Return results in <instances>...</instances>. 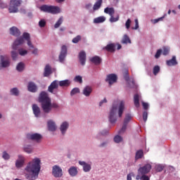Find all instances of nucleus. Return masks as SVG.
Segmentation results:
<instances>
[{
	"label": "nucleus",
	"mask_w": 180,
	"mask_h": 180,
	"mask_svg": "<svg viewBox=\"0 0 180 180\" xmlns=\"http://www.w3.org/2000/svg\"><path fill=\"white\" fill-rule=\"evenodd\" d=\"M27 89L30 92H37V86L34 82H30L28 83Z\"/></svg>",
	"instance_id": "nucleus-20"
},
{
	"label": "nucleus",
	"mask_w": 180,
	"mask_h": 180,
	"mask_svg": "<svg viewBox=\"0 0 180 180\" xmlns=\"http://www.w3.org/2000/svg\"><path fill=\"white\" fill-rule=\"evenodd\" d=\"M22 2L19 0H11L10 7L8 8L10 13H16L18 12V7L20 6Z\"/></svg>",
	"instance_id": "nucleus-5"
},
{
	"label": "nucleus",
	"mask_w": 180,
	"mask_h": 180,
	"mask_svg": "<svg viewBox=\"0 0 180 180\" xmlns=\"http://www.w3.org/2000/svg\"><path fill=\"white\" fill-rule=\"evenodd\" d=\"M32 110L35 117H39V116H40V107L37 105V104L32 105Z\"/></svg>",
	"instance_id": "nucleus-21"
},
{
	"label": "nucleus",
	"mask_w": 180,
	"mask_h": 180,
	"mask_svg": "<svg viewBox=\"0 0 180 180\" xmlns=\"http://www.w3.org/2000/svg\"><path fill=\"white\" fill-rule=\"evenodd\" d=\"M62 23H63V17H60L54 25L55 29H58V27H60Z\"/></svg>",
	"instance_id": "nucleus-42"
},
{
	"label": "nucleus",
	"mask_w": 180,
	"mask_h": 180,
	"mask_svg": "<svg viewBox=\"0 0 180 180\" xmlns=\"http://www.w3.org/2000/svg\"><path fill=\"white\" fill-rule=\"evenodd\" d=\"M136 180H150V177L146 174H137L136 176Z\"/></svg>",
	"instance_id": "nucleus-35"
},
{
	"label": "nucleus",
	"mask_w": 180,
	"mask_h": 180,
	"mask_svg": "<svg viewBox=\"0 0 180 180\" xmlns=\"http://www.w3.org/2000/svg\"><path fill=\"white\" fill-rule=\"evenodd\" d=\"M32 54H34L35 56H37V54H39V50L37 49H34L32 51Z\"/></svg>",
	"instance_id": "nucleus-64"
},
{
	"label": "nucleus",
	"mask_w": 180,
	"mask_h": 180,
	"mask_svg": "<svg viewBox=\"0 0 180 180\" xmlns=\"http://www.w3.org/2000/svg\"><path fill=\"white\" fill-rule=\"evenodd\" d=\"M79 94V89L78 88H74L71 91H70V95L71 96H74V95Z\"/></svg>",
	"instance_id": "nucleus-46"
},
{
	"label": "nucleus",
	"mask_w": 180,
	"mask_h": 180,
	"mask_svg": "<svg viewBox=\"0 0 180 180\" xmlns=\"http://www.w3.org/2000/svg\"><path fill=\"white\" fill-rule=\"evenodd\" d=\"M75 82H79V84H82V77L81 76H76L75 77Z\"/></svg>",
	"instance_id": "nucleus-49"
},
{
	"label": "nucleus",
	"mask_w": 180,
	"mask_h": 180,
	"mask_svg": "<svg viewBox=\"0 0 180 180\" xmlns=\"http://www.w3.org/2000/svg\"><path fill=\"white\" fill-rule=\"evenodd\" d=\"M0 60V67H2V68H7V67H9V65H11V61L9 60V59H5V56H1Z\"/></svg>",
	"instance_id": "nucleus-12"
},
{
	"label": "nucleus",
	"mask_w": 180,
	"mask_h": 180,
	"mask_svg": "<svg viewBox=\"0 0 180 180\" xmlns=\"http://www.w3.org/2000/svg\"><path fill=\"white\" fill-rule=\"evenodd\" d=\"M48 129L49 131H56V130L57 129L56 122H53V120H49L48 122Z\"/></svg>",
	"instance_id": "nucleus-24"
},
{
	"label": "nucleus",
	"mask_w": 180,
	"mask_h": 180,
	"mask_svg": "<svg viewBox=\"0 0 180 180\" xmlns=\"http://www.w3.org/2000/svg\"><path fill=\"white\" fill-rule=\"evenodd\" d=\"M0 8H1L2 9L8 8V5L5 3H3L2 1L0 0Z\"/></svg>",
	"instance_id": "nucleus-61"
},
{
	"label": "nucleus",
	"mask_w": 180,
	"mask_h": 180,
	"mask_svg": "<svg viewBox=\"0 0 180 180\" xmlns=\"http://www.w3.org/2000/svg\"><path fill=\"white\" fill-rule=\"evenodd\" d=\"M10 34L15 36V37H19L20 36V31L16 27H12L10 28Z\"/></svg>",
	"instance_id": "nucleus-19"
},
{
	"label": "nucleus",
	"mask_w": 180,
	"mask_h": 180,
	"mask_svg": "<svg viewBox=\"0 0 180 180\" xmlns=\"http://www.w3.org/2000/svg\"><path fill=\"white\" fill-rule=\"evenodd\" d=\"M27 41V46H29L30 49H34V46L32 44V41H30V39H28Z\"/></svg>",
	"instance_id": "nucleus-62"
},
{
	"label": "nucleus",
	"mask_w": 180,
	"mask_h": 180,
	"mask_svg": "<svg viewBox=\"0 0 180 180\" xmlns=\"http://www.w3.org/2000/svg\"><path fill=\"white\" fill-rule=\"evenodd\" d=\"M79 60L80 61V64H82V65L85 64L86 61V53H85V51H82L79 53Z\"/></svg>",
	"instance_id": "nucleus-17"
},
{
	"label": "nucleus",
	"mask_w": 180,
	"mask_h": 180,
	"mask_svg": "<svg viewBox=\"0 0 180 180\" xmlns=\"http://www.w3.org/2000/svg\"><path fill=\"white\" fill-rule=\"evenodd\" d=\"M39 9L42 12H46L47 13H52L53 15H56V14L60 13V12H61L60 7L54 6L42 5L39 8Z\"/></svg>",
	"instance_id": "nucleus-4"
},
{
	"label": "nucleus",
	"mask_w": 180,
	"mask_h": 180,
	"mask_svg": "<svg viewBox=\"0 0 180 180\" xmlns=\"http://www.w3.org/2000/svg\"><path fill=\"white\" fill-rule=\"evenodd\" d=\"M58 80H54L51 83L49 86L48 87V91L51 94H53L54 92V89H58Z\"/></svg>",
	"instance_id": "nucleus-14"
},
{
	"label": "nucleus",
	"mask_w": 180,
	"mask_h": 180,
	"mask_svg": "<svg viewBox=\"0 0 180 180\" xmlns=\"http://www.w3.org/2000/svg\"><path fill=\"white\" fill-rule=\"evenodd\" d=\"M117 112H118L119 117L123 116V112H124V101H120L117 106L115 105H112L108 116L109 122L110 123H116L117 120V117H116Z\"/></svg>",
	"instance_id": "nucleus-2"
},
{
	"label": "nucleus",
	"mask_w": 180,
	"mask_h": 180,
	"mask_svg": "<svg viewBox=\"0 0 180 180\" xmlns=\"http://www.w3.org/2000/svg\"><path fill=\"white\" fill-rule=\"evenodd\" d=\"M105 81L109 85H113L117 81V76L115 74H110L107 76Z\"/></svg>",
	"instance_id": "nucleus-10"
},
{
	"label": "nucleus",
	"mask_w": 180,
	"mask_h": 180,
	"mask_svg": "<svg viewBox=\"0 0 180 180\" xmlns=\"http://www.w3.org/2000/svg\"><path fill=\"white\" fill-rule=\"evenodd\" d=\"M142 105L145 110H147V109H148V103L143 102Z\"/></svg>",
	"instance_id": "nucleus-63"
},
{
	"label": "nucleus",
	"mask_w": 180,
	"mask_h": 180,
	"mask_svg": "<svg viewBox=\"0 0 180 180\" xmlns=\"http://www.w3.org/2000/svg\"><path fill=\"white\" fill-rule=\"evenodd\" d=\"M103 50H106L108 53H115L116 51V45L115 44H109L103 48Z\"/></svg>",
	"instance_id": "nucleus-18"
},
{
	"label": "nucleus",
	"mask_w": 180,
	"mask_h": 180,
	"mask_svg": "<svg viewBox=\"0 0 180 180\" xmlns=\"http://www.w3.org/2000/svg\"><path fill=\"white\" fill-rule=\"evenodd\" d=\"M90 61L91 63H93V64H95V65H99V64H101L102 63V58H101V57L96 56L92 57L90 59Z\"/></svg>",
	"instance_id": "nucleus-23"
},
{
	"label": "nucleus",
	"mask_w": 180,
	"mask_h": 180,
	"mask_svg": "<svg viewBox=\"0 0 180 180\" xmlns=\"http://www.w3.org/2000/svg\"><path fill=\"white\" fill-rule=\"evenodd\" d=\"M169 53V49L167 47H163L162 54L163 56H167Z\"/></svg>",
	"instance_id": "nucleus-52"
},
{
	"label": "nucleus",
	"mask_w": 180,
	"mask_h": 180,
	"mask_svg": "<svg viewBox=\"0 0 180 180\" xmlns=\"http://www.w3.org/2000/svg\"><path fill=\"white\" fill-rule=\"evenodd\" d=\"M27 139H28V140H32L39 143V141L41 140L42 136L40 134H27Z\"/></svg>",
	"instance_id": "nucleus-9"
},
{
	"label": "nucleus",
	"mask_w": 180,
	"mask_h": 180,
	"mask_svg": "<svg viewBox=\"0 0 180 180\" xmlns=\"http://www.w3.org/2000/svg\"><path fill=\"white\" fill-rule=\"evenodd\" d=\"M18 51L20 56H26V54H27V51L26 50H23L22 49H20Z\"/></svg>",
	"instance_id": "nucleus-50"
},
{
	"label": "nucleus",
	"mask_w": 180,
	"mask_h": 180,
	"mask_svg": "<svg viewBox=\"0 0 180 180\" xmlns=\"http://www.w3.org/2000/svg\"><path fill=\"white\" fill-rule=\"evenodd\" d=\"M58 84L60 86H70L71 82H70L68 79L62 80L58 82Z\"/></svg>",
	"instance_id": "nucleus-30"
},
{
	"label": "nucleus",
	"mask_w": 180,
	"mask_h": 180,
	"mask_svg": "<svg viewBox=\"0 0 180 180\" xmlns=\"http://www.w3.org/2000/svg\"><path fill=\"white\" fill-rule=\"evenodd\" d=\"M51 98L49 97V94L46 91H41L39 96V102L41 103V109L44 111L45 109H48Z\"/></svg>",
	"instance_id": "nucleus-3"
},
{
	"label": "nucleus",
	"mask_w": 180,
	"mask_h": 180,
	"mask_svg": "<svg viewBox=\"0 0 180 180\" xmlns=\"http://www.w3.org/2000/svg\"><path fill=\"white\" fill-rule=\"evenodd\" d=\"M104 13L112 16V15H115V8L107 7L104 9Z\"/></svg>",
	"instance_id": "nucleus-34"
},
{
	"label": "nucleus",
	"mask_w": 180,
	"mask_h": 180,
	"mask_svg": "<svg viewBox=\"0 0 180 180\" xmlns=\"http://www.w3.org/2000/svg\"><path fill=\"white\" fill-rule=\"evenodd\" d=\"M41 160L39 158H34L32 162H30L25 167L26 172L28 173L25 175L27 179L36 180L39 178V174L40 173Z\"/></svg>",
	"instance_id": "nucleus-1"
},
{
	"label": "nucleus",
	"mask_w": 180,
	"mask_h": 180,
	"mask_svg": "<svg viewBox=\"0 0 180 180\" xmlns=\"http://www.w3.org/2000/svg\"><path fill=\"white\" fill-rule=\"evenodd\" d=\"M120 18V17L119 15H117L115 18L113 16V15H110V22L111 23H115V22H117L119 20Z\"/></svg>",
	"instance_id": "nucleus-38"
},
{
	"label": "nucleus",
	"mask_w": 180,
	"mask_h": 180,
	"mask_svg": "<svg viewBox=\"0 0 180 180\" xmlns=\"http://www.w3.org/2000/svg\"><path fill=\"white\" fill-rule=\"evenodd\" d=\"M2 158L4 159L5 160H8L11 159V155H9L6 151H4L2 153Z\"/></svg>",
	"instance_id": "nucleus-39"
},
{
	"label": "nucleus",
	"mask_w": 180,
	"mask_h": 180,
	"mask_svg": "<svg viewBox=\"0 0 180 180\" xmlns=\"http://www.w3.org/2000/svg\"><path fill=\"white\" fill-rule=\"evenodd\" d=\"M139 29V20L135 19V27H132L131 30H137Z\"/></svg>",
	"instance_id": "nucleus-54"
},
{
	"label": "nucleus",
	"mask_w": 180,
	"mask_h": 180,
	"mask_svg": "<svg viewBox=\"0 0 180 180\" xmlns=\"http://www.w3.org/2000/svg\"><path fill=\"white\" fill-rule=\"evenodd\" d=\"M17 71H19L20 72H22L23 70H25V64L22 62L18 64L16 67Z\"/></svg>",
	"instance_id": "nucleus-37"
},
{
	"label": "nucleus",
	"mask_w": 180,
	"mask_h": 180,
	"mask_svg": "<svg viewBox=\"0 0 180 180\" xmlns=\"http://www.w3.org/2000/svg\"><path fill=\"white\" fill-rule=\"evenodd\" d=\"M39 27H44V26H46V20H41L39 22Z\"/></svg>",
	"instance_id": "nucleus-56"
},
{
	"label": "nucleus",
	"mask_w": 180,
	"mask_h": 180,
	"mask_svg": "<svg viewBox=\"0 0 180 180\" xmlns=\"http://www.w3.org/2000/svg\"><path fill=\"white\" fill-rule=\"evenodd\" d=\"M143 150H139L136 151V155H135V160H140V158H143Z\"/></svg>",
	"instance_id": "nucleus-36"
},
{
	"label": "nucleus",
	"mask_w": 180,
	"mask_h": 180,
	"mask_svg": "<svg viewBox=\"0 0 180 180\" xmlns=\"http://www.w3.org/2000/svg\"><path fill=\"white\" fill-rule=\"evenodd\" d=\"M148 116V113L147 112V111H144L143 113V122H147V117Z\"/></svg>",
	"instance_id": "nucleus-60"
},
{
	"label": "nucleus",
	"mask_w": 180,
	"mask_h": 180,
	"mask_svg": "<svg viewBox=\"0 0 180 180\" xmlns=\"http://www.w3.org/2000/svg\"><path fill=\"white\" fill-rule=\"evenodd\" d=\"M67 46L63 45L61 47L60 53L59 55V61L60 63H64V60H65V57H67Z\"/></svg>",
	"instance_id": "nucleus-8"
},
{
	"label": "nucleus",
	"mask_w": 180,
	"mask_h": 180,
	"mask_svg": "<svg viewBox=\"0 0 180 180\" xmlns=\"http://www.w3.org/2000/svg\"><path fill=\"white\" fill-rule=\"evenodd\" d=\"M60 106L57 104V103H51V100L49 101V105L47 108L44 110V113H50L52 109H58Z\"/></svg>",
	"instance_id": "nucleus-11"
},
{
	"label": "nucleus",
	"mask_w": 180,
	"mask_h": 180,
	"mask_svg": "<svg viewBox=\"0 0 180 180\" xmlns=\"http://www.w3.org/2000/svg\"><path fill=\"white\" fill-rule=\"evenodd\" d=\"M134 103L136 108H140V96L137 94L134 96Z\"/></svg>",
	"instance_id": "nucleus-29"
},
{
	"label": "nucleus",
	"mask_w": 180,
	"mask_h": 180,
	"mask_svg": "<svg viewBox=\"0 0 180 180\" xmlns=\"http://www.w3.org/2000/svg\"><path fill=\"white\" fill-rule=\"evenodd\" d=\"M11 56H12L13 60H16L18 58V52L13 51L11 52Z\"/></svg>",
	"instance_id": "nucleus-51"
},
{
	"label": "nucleus",
	"mask_w": 180,
	"mask_h": 180,
	"mask_svg": "<svg viewBox=\"0 0 180 180\" xmlns=\"http://www.w3.org/2000/svg\"><path fill=\"white\" fill-rule=\"evenodd\" d=\"M79 40H81V36L77 35L72 39V43L77 44L78 41H79Z\"/></svg>",
	"instance_id": "nucleus-55"
},
{
	"label": "nucleus",
	"mask_w": 180,
	"mask_h": 180,
	"mask_svg": "<svg viewBox=\"0 0 180 180\" xmlns=\"http://www.w3.org/2000/svg\"><path fill=\"white\" fill-rule=\"evenodd\" d=\"M11 95H14L15 96H19V90L17 88H13L11 90Z\"/></svg>",
	"instance_id": "nucleus-43"
},
{
	"label": "nucleus",
	"mask_w": 180,
	"mask_h": 180,
	"mask_svg": "<svg viewBox=\"0 0 180 180\" xmlns=\"http://www.w3.org/2000/svg\"><path fill=\"white\" fill-rule=\"evenodd\" d=\"M165 18V16L155 19V20H152V22L154 25H155V23H158V22H160V20H162V19H164Z\"/></svg>",
	"instance_id": "nucleus-58"
},
{
	"label": "nucleus",
	"mask_w": 180,
	"mask_h": 180,
	"mask_svg": "<svg viewBox=\"0 0 180 180\" xmlns=\"http://www.w3.org/2000/svg\"><path fill=\"white\" fill-rule=\"evenodd\" d=\"M126 129H127V124L123 123L122 129L118 131L119 134H122V133H124L126 131Z\"/></svg>",
	"instance_id": "nucleus-44"
},
{
	"label": "nucleus",
	"mask_w": 180,
	"mask_h": 180,
	"mask_svg": "<svg viewBox=\"0 0 180 180\" xmlns=\"http://www.w3.org/2000/svg\"><path fill=\"white\" fill-rule=\"evenodd\" d=\"M24 151L27 154H32L33 153V148L32 146H26L24 148Z\"/></svg>",
	"instance_id": "nucleus-41"
},
{
	"label": "nucleus",
	"mask_w": 180,
	"mask_h": 180,
	"mask_svg": "<svg viewBox=\"0 0 180 180\" xmlns=\"http://www.w3.org/2000/svg\"><path fill=\"white\" fill-rule=\"evenodd\" d=\"M161 53H162V50H161V49L158 50L155 55V58H160V56H161Z\"/></svg>",
	"instance_id": "nucleus-59"
},
{
	"label": "nucleus",
	"mask_w": 180,
	"mask_h": 180,
	"mask_svg": "<svg viewBox=\"0 0 180 180\" xmlns=\"http://www.w3.org/2000/svg\"><path fill=\"white\" fill-rule=\"evenodd\" d=\"M22 37L23 39H25V40H30V34L27 32H24L22 34Z\"/></svg>",
	"instance_id": "nucleus-48"
},
{
	"label": "nucleus",
	"mask_w": 180,
	"mask_h": 180,
	"mask_svg": "<svg viewBox=\"0 0 180 180\" xmlns=\"http://www.w3.org/2000/svg\"><path fill=\"white\" fill-rule=\"evenodd\" d=\"M91 93H92V87L89 86H86L83 89V95L84 96H89V95H91Z\"/></svg>",
	"instance_id": "nucleus-27"
},
{
	"label": "nucleus",
	"mask_w": 180,
	"mask_h": 180,
	"mask_svg": "<svg viewBox=\"0 0 180 180\" xmlns=\"http://www.w3.org/2000/svg\"><path fill=\"white\" fill-rule=\"evenodd\" d=\"M106 20L105 16H100L94 19V23H103Z\"/></svg>",
	"instance_id": "nucleus-32"
},
{
	"label": "nucleus",
	"mask_w": 180,
	"mask_h": 180,
	"mask_svg": "<svg viewBox=\"0 0 180 180\" xmlns=\"http://www.w3.org/2000/svg\"><path fill=\"white\" fill-rule=\"evenodd\" d=\"M152 166L150 163L145 165L143 167H141L138 169V174L137 175H147L148 172L151 171Z\"/></svg>",
	"instance_id": "nucleus-6"
},
{
	"label": "nucleus",
	"mask_w": 180,
	"mask_h": 180,
	"mask_svg": "<svg viewBox=\"0 0 180 180\" xmlns=\"http://www.w3.org/2000/svg\"><path fill=\"white\" fill-rule=\"evenodd\" d=\"M79 165H82L84 172H89V171H91V165L85 162L84 161H79Z\"/></svg>",
	"instance_id": "nucleus-16"
},
{
	"label": "nucleus",
	"mask_w": 180,
	"mask_h": 180,
	"mask_svg": "<svg viewBox=\"0 0 180 180\" xmlns=\"http://www.w3.org/2000/svg\"><path fill=\"white\" fill-rule=\"evenodd\" d=\"M52 174L55 178H61L63 176V169L58 165H54L52 167Z\"/></svg>",
	"instance_id": "nucleus-7"
},
{
	"label": "nucleus",
	"mask_w": 180,
	"mask_h": 180,
	"mask_svg": "<svg viewBox=\"0 0 180 180\" xmlns=\"http://www.w3.org/2000/svg\"><path fill=\"white\" fill-rule=\"evenodd\" d=\"M123 141V138L122 136L117 135L114 137V141L115 143H120V141Z\"/></svg>",
	"instance_id": "nucleus-45"
},
{
	"label": "nucleus",
	"mask_w": 180,
	"mask_h": 180,
	"mask_svg": "<svg viewBox=\"0 0 180 180\" xmlns=\"http://www.w3.org/2000/svg\"><path fill=\"white\" fill-rule=\"evenodd\" d=\"M51 74H53L51 66H50V65H46L44 68V77H50Z\"/></svg>",
	"instance_id": "nucleus-22"
},
{
	"label": "nucleus",
	"mask_w": 180,
	"mask_h": 180,
	"mask_svg": "<svg viewBox=\"0 0 180 180\" xmlns=\"http://www.w3.org/2000/svg\"><path fill=\"white\" fill-rule=\"evenodd\" d=\"M131 120V115L130 114H127L125 115V118L124 120V123L128 124L129 122H130Z\"/></svg>",
	"instance_id": "nucleus-40"
},
{
	"label": "nucleus",
	"mask_w": 180,
	"mask_h": 180,
	"mask_svg": "<svg viewBox=\"0 0 180 180\" xmlns=\"http://www.w3.org/2000/svg\"><path fill=\"white\" fill-rule=\"evenodd\" d=\"M121 43L122 44H127L128 43H129L130 44L131 43V41L130 40V38L129 37V36H127V34H124L122 37Z\"/></svg>",
	"instance_id": "nucleus-31"
},
{
	"label": "nucleus",
	"mask_w": 180,
	"mask_h": 180,
	"mask_svg": "<svg viewBox=\"0 0 180 180\" xmlns=\"http://www.w3.org/2000/svg\"><path fill=\"white\" fill-rule=\"evenodd\" d=\"M130 25H131V20H130V18H129L125 23L126 28L130 29Z\"/></svg>",
	"instance_id": "nucleus-57"
},
{
	"label": "nucleus",
	"mask_w": 180,
	"mask_h": 180,
	"mask_svg": "<svg viewBox=\"0 0 180 180\" xmlns=\"http://www.w3.org/2000/svg\"><path fill=\"white\" fill-rule=\"evenodd\" d=\"M69 127H70V124H68V122H64L62 123L60 127V130L62 134H65V131H67Z\"/></svg>",
	"instance_id": "nucleus-25"
},
{
	"label": "nucleus",
	"mask_w": 180,
	"mask_h": 180,
	"mask_svg": "<svg viewBox=\"0 0 180 180\" xmlns=\"http://www.w3.org/2000/svg\"><path fill=\"white\" fill-rule=\"evenodd\" d=\"M102 0H98L93 6V11H98L102 6Z\"/></svg>",
	"instance_id": "nucleus-33"
},
{
	"label": "nucleus",
	"mask_w": 180,
	"mask_h": 180,
	"mask_svg": "<svg viewBox=\"0 0 180 180\" xmlns=\"http://www.w3.org/2000/svg\"><path fill=\"white\" fill-rule=\"evenodd\" d=\"M18 159L15 161L16 168H22L25 165V157L22 155H18Z\"/></svg>",
	"instance_id": "nucleus-13"
},
{
	"label": "nucleus",
	"mask_w": 180,
	"mask_h": 180,
	"mask_svg": "<svg viewBox=\"0 0 180 180\" xmlns=\"http://www.w3.org/2000/svg\"><path fill=\"white\" fill-rule=\"evenodd\" d=\"M68 172H69L70 176H77V175L78 174V170L77 169V168L75 167H71L68 169Z\"/></svg>",
	"instance_id": "nucleus-28"
},
{
	"label": "nucleus",
	"mask_w": 180,
	"mask_h": 180,
	"mask_svg": "<svg viewBox=\"0 0 180 180\" xmlns=\"http://www.w3.org/2000/svg\"><path fill=\"white\" fill-rule=\"evenodd\" d=\"M160 67L158 65H155L153 68V75H157L158 72H160Z\"/></svg>",
	"instance_id": "nucleus-47"
},
{
	"label": "nucleus",
	"mask_w": 180,
	"mask_h": 180,
	"mask_svg": "<svg viewBox=\"0 0 180 180\" xmlns=\"http://www.w3.org/2000/svg\"><path fill=\"white\" fill-rule=\"evenodd\" d=\"M23 43H25L23 37L18 38L13 44V50H18V46H20V44H23Z\"/></svg>",
	"instance_id": "nucleus-15"
},
{
	"label": "nucleus",
	"mask_w": 180,
	"mask_h": 180,
	"mask_svg": "<svg viewBox=\"0 0 180 180\" xmlns=\"http://www.w3.org/2000/svg\"><path fill=\"white\" fill-rule=\"evenodd\" d=\"M166 64L169 67H172L174 65H177L178 62L176 61V57L173 56L172 59H170L169 60H167Z\"/></svg>",
	"instance_id": "nucleus-26"
},
{
	"label": "nucleus",
	"mask_w": 180,
	"mask_h": 180,
	"mask_svg": "<svg viewBox=\"0 0 180 180\" xmlns=\"http://www.w3.org/2000/svg\"><path fill=\"white\" fill-rule=\"evenodd\" d=\"M164 169V166L158 165L156 166V171L158 172H161Z\"/></svg>",
	"instance_id": "nucleus-53"
}]
</instances>
